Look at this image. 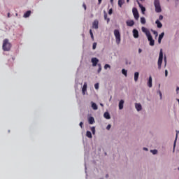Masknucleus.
Segmentation results:
<instances>
[{
	"instance_id": "aec40b11",
	"label": "nucleus",
	"mask_w": 179,
	"mask_h": 179,
	"mask_svg": "<svg viewBox=\"0 0 179 179\" xmlns=\"http://www.w3.org/2000/svg\"><path fill=\"white\" fill-rule=\"evenodd\" d=\"M31 15V11L28 10L24 14V17H29Z\"/></svg>"
},
{
	"instance_id": "8fccbe9b",
	"label": "nucleus",
	"mask_w": 179,
	"mask_h": 179,
	"mask_svg": "<svg viewBox=\"0 0 179 179\" xmlns=\"http://www.w3.org/2000/svg\"><path fill=\"white\" fill-rule=\"evenodd\" d=\"M159 95H160V97L162 99V92L159 91Z\"/></svg>"
},
{
	"instance_id": "5fc2aeb1",
	"label": "nucleus",
	"mask_w": 179,
	"mask_h": 179,
	"mask_svg": "<svg viewBox=\"0 0 179 179\" xmlns=\"http://www.w3.org/2000/svg\"><path fill=\"white\" fill-rule=\"evenodd\" d=\"M164 62H165V66H166V57L164 59Z\"/></svg>"
},
{
	"instance_id": "2f4dec72",
	"label": "nucleus",
	"mask_w": 179,
	"mask_h": 179,
	"mask_svg": "<svg viewBox=\"0 0 179 179\" xmlns=\"http://www.w3.org/2000/svg\"><path fill=\"white\" fill-rule=\"evenodd\" d=\"M150 152L152 155H157V150H151Z\"/></svg>"
},
{
	"instance_id": "6e6552de",
	"label": "nucleus",
	"mask_w": 179,
	"mask_h": 179,
	"mask_svg": "<svg viewBox=\"0 0 179 179\" xmlns=\"http://www.w3.org/2000/svg\"><path fill=\"white\" fill-rule=\"evenodd\" d=\"M92 29H95L96 30H97V29H99V20H95L92 22Z\"/></svg>"
},
{
	"instance_id": "c85d7f7f",
	"label": "nucleus",
	"mask_w": 179,
	"mask_h": 179,
	"mask_svg": "<svg viewBox=\"0 0 179 179\" xmlns=\"http://www.w3.org/2000/svg\"><path fill=\"white\" fill-rule=\"evenodd\" d=\"M163 37H164V32H162V33L159 36V40H163Z\"/></svg>"
},
{
	"instance_id": "c9c22d12",
	"label": "nucleus",
	"mask_w": 179,
	"mask_h": 179,
	"mask_svg": "<svg viewBox=\"0 0 179 179\" xmlns=\"http://www.w3.org/2000/svg\"><path fill=\"white\" fill-rule=\"evenodd\" d=\"M108 15H113V8H110L108 11Z\"/></svg>"
},
{
	"instance_id": "412c9836",
	"label": "nucleus",
	"mask_w": 179,
	"mask_h": 179,
	"mask_svg": "<svg viewBox=\"0 0 179 179\" xmlns=\"http://www.w3.org/2000/svg\"><path fill=\"white\" fill-rule=\"evenodd\" d=\"M176 139H175V141H174V144H173V150L174 149H176V143L177 142V138H178V131H176Z\"/></svg>"
},
{
	"instance_id": "e433bc0d",
	"label": "nucleus",
	"mask_w": 179,
	"mask_h": 179,
	"mask_svg": "<svg viewBox=\"0 0 179 179\" xmlns=\"http://www.w3.org/2000/svg\"><path fill=\"white\" fill-rule=\"evenodd\" d=\"M152 32H153V34H155V36L156 37H157V36H158L157 31H152Z\"/></svg>"
},
{
	"instance_id": "6ab92c4d",
	"label": "nucleus",
	"mask_w": 179,
	"mask_h": 179,
	"mask_svg": "<svg viewBox=\"0 0 179 179\" xmlns=\"http://www.w3.org/2000/svg\"><path fill=\"white\" fill-rule=\"evenodd\" d=\"M92 108H93V110H97L99 108L97 104H96V103L94 102H92Z\"/></svg>"
},
{
	"instance_id": "a878e982",
	"label": "nucleus",
	"mask_w": 179,
	"mask_h": 179,
	"mask_svg": "<svg viewBox=\"0 0 179 179\" xmlns=\"http://www.w3.org/2000/svg\"><path fill=\"white\" fill-rule=\"evenodd\" d=\"M86 136H87V138H92V132H90V131H87Z\"/></svg>"
},
{
	"instance_id": "a19ab883",
	"label": "nucleus",
	"mask_w": 179,
	"mask_h": 179,
	"mask_svg": "<svg viewBox=\"0 0 179 179\" xmlns=\"http://www.w3.org/2000/svg\"><path fill=\"white\" fill-rule=\"evenodd\" d=\"M80 127L81 128H83V122H80Z\"/></svg>"
},
{
	"instance_id": "393cba45",
	"label": "nucleus",
	"mask_w": 179,
	"mask_h": 179,
	"mask_svg": "<svg viewBox=\"0 0 179 179\" xmlns=\"http://www.w3.org/2000/svg\"><path fill=\"white\" fill-rule=\"evenodd\" d=\"M118 5L120 8H122V5H124V0H118Z\"/></svg>"
},
{
	"instance_id": "423d86ee",
	"label": "nucleus",
	"mask_w": 179,
	"mask_h": 179,
	"mask_svg": "<svg viewBox=\"0 0 179 179\" xmlns=\"http://www.w3.org/2000/svg\"><path fill=\"white\" fill-rule=\"evenodd\" d=\"M148 41H150V45H155V40H153V37H152V34L147 36Z\"/></svg>"
},
{
	"instance_id": "f704fd0d",
	"label": "nucleus",
	"mask_w": 179,
	"mask_h": 179,
	"mask_svg": "<svg viewBox=\"0 0 179 179\" xmlns=\"http://www.w3.org/2000/svg\"><path fill=\"white\" fill-rule=\"evenodd\" d=\"M94 88L96 89V90H99V83H96L94 85Z\"/></svg>"
},
{
	"instance_id": "c03bdc74",
	"label": "nucleus",
	"mask_w": 179,
	"mask_h": 179,
	"mask_svg": "<svg viewBox=\"0 0 179 179\" xmlns=\"http://www.w3.org/2000/svg\"><path fill=\"white\" fill-rule=\"evenodd\" d=\"M103 0H98V4L99 5H100L101 3V1H102Z\"/></svg>"
},
{
	"instance_id": "1a4fd4ad",
	"label": "nucleus",
	"mask_w": 179,
	"mask_h": 179,
	"mask_svg": "<svg viewBox=\"0 0 179 179\" xmlns=\"http://www.w3.org/2000/svg\"><path fill=\"white\" fill-rule=\"evenodd\" d=\"M141 30H142V31H143V33L145 34V36H146L147 37H148V36H150V35H151L150 31L148 29H146V28H145V27H143L141 28Z\"/></svg>"
},
{
	"instance_id": "b1692460",
	"label": "nucleus",
	"mask_w": 179,
	"mask_h": 179,
	"mask_svg": "<svg viewBox=\"0 0 179 179\" xmlns=\"http://www.w3.org/2000/svg\"><path fill=\"white\" fill-rule=\"evenodd\" d=\"M148 85V87H152V76L149 77Z\"/></svg>"
},
{
	"instance_id": "9b49d317",
	"label": "nucleus",
	"mask_w": 179,
	"mask_h": 179,
	"mask_svg": "<svg viewBox=\"0 0 179 179\" xmlns=\"http://www.w3.org/2000/svg\"><path fill=\"white\" fill-rule=\"evenodd\" d=\"M127 26H129V27H132L134 24H135V22L134 20H127L126 22Z\"/></svg>"
},
{
	"instance_id": "f03ea898",
	"label": "nucleus",
	"mask_w": 179,
	"mask_h": 179,
	"mask_svg": "<svg viewBox=\"0 0 179 179\" xmlns=\"http://www.w3.org/2000/svg\"><path fill=\"white\" fill-rule=\"evenodd\" d=\"M154 6L155 8V12L157 13H160L162 12V6H160V0L154 1Z\"/></svg>"
},
{
	"instance_id": "a18cd8bd",
	"label": "nucleus",
	"mask_w": 179,
	"mask_h": 179,
	"mask_svg": "<svg viewBox=\"0 0 179 179\" xmlns=\"http://www.w3.org/2000/svg\"><path fill=\"white\" fill-rule=\"evenodd\" d=\"M158 43H159V44H160L162 43V39L158 38Z\"/></svg>"
},
{
	"instance_id": "39448f33",
	"label": "nucleus",
	"mask_w": 179,
	"mask_h": 179,
	"mask_svg": "<svg viewBox=\"0 0 179 179\" xmlns=\"http://www.w3.org/2000/svg\"><path fill=\"white\" fill-rule=\"evenodd\" d=\"M132 13H133L134 19H136V20H138V19H139V13L138 12V9H136V8H133Z\"/></svg>"
},
{
	"instance_id": "f8f14e48",
	"label": "nucleus",
	"mask_w": 179,
	"mask_h": 179,
	"mask_svg": "<svg viewBox=\"0 0 179 179\" xmlns=\"http://www.w3.org/2000/svg\"><path fill=\"white\" fill-rule=\"evenodd\" d=\"M82 90H83V94H85V93L86 92V90H87V83H84Z\"/></svg>"
},
{
	"instance_id": "4468645a",
	"label": "nucleus",
	"mask_w": 179,
	"mask_h": 179,
	"mask_svg": "<svg viewBox=\"0 0 179 179\" xmlns=\"http://www.w3.org/2000/svg\"><path fill=\"white\" fill-rule=\"evenodd\" d=\"M158 29H162V27H163V24H162V22H160V21L159 20H157L155 22Z\"/></svg>"
},
{
	"instance_id": "4be33fe9",
	"label": "nucleus",
	"mask_w": 179,
	"mask_h": 179,
	"mask_svg": "<svg viewBox=\"0 0 179 179\" xmlns=\"http://www.w3.org/2000/svg\"><path fill=\"white\" fill-rule=\"evenodd\" d=\"M141 23L142 24H146V19L145 18V17H141Z\"/></svg>"
},
{
	"instance_id": "ea45409f",
	"label": "nucleus",
	"mask_w": 179,
	"mask_h": 179,
	"mask_svg": "<svg viewBox=\"0 0 179 179\" xmlns=\"http://www.w3.org/2000/svg\"><path fill=\"white\" fill-rule=\"evenodd\" d=\"M159 20H163V15H159Z\"/></svg>"
},
{
	"instance_id": "473e14b6",
	"label": "nucleus",
	"mask_w": 179,
	"mask_h": 179,
	"mask_svg": "<svg viewBox=\"0 0 179 179\" xmlns=\"http://www.w3.org/2000/svg\"><path fill=\"white\" fill-rule=\"evenodd\" d=\"M96 47H97V43L94 42L92 45V49L96 50Z\"/></svg>"
},
{
	"instance_id": "49530a36",
	"label": "nucleus",
	"mask_w": 179,
	"mask_h": 179,
	"mask_svg": "<svg viewBox=\"0 0 179 179\" xmlns=\"http://www.w3.org/2000/svg\"><path fill=\"white\" fill-rule=\"evenodd\" d=\"M83 6L85 10H86V4L84 3V4L83 5Z\"/></svg>"
},
{
	"instance_id": "20e7f679",
	"label": "nucleus",
	"mask_w": 179,
	"mask_h": 179,
	"mask_svg": "<svg viewBox=\"0 0 179 179\" xmlns=\"http://www.w3.org/2000/svg\"><path fill=\"white\" fill-rule=\"evenodd\" d=\"M163 63V49L159 51V55L158 59V69H162V64Z\"/></svg>"
},
{
	"instance_id": "bb28decb",
	"label": "nucleus",
	"mask_w": 179,
	"mask_h": 179,
	"mask_svg": "<svg viewBox=\"0 0 179 179\" xmlns=\"http://www.w3.org/2000/svg\"><path fill=\"white\" fill-rule=\"evenodd\" d=\"M127 72L128 71L124 69L122 70V73L124 75V76H127Z\"/></svg>"
},
{
	"instance_id": "603ef678",
	"label": "nucleus",
	"mask_w": 179,
	"mask_h": 179,
	"mask_svg": "<svg viewBox=\"0 0 179 179\" xmlns=\"http://www.w3.org/2000/svg\"><path fill=\"white\" fill-rule=\"evenodd\" d=\"M113 2H114V0H110L111 3H113Z\"/></svg>"
},
{
	"instance_id": "4d7b16f0",
	"label": "nucleus",
	"mask_w": 179,
	"mask_h": 179,
	"mask_svg": "<svg viewBox=\"0 0 179 179\" xmlns=\"http://www.w3.org/2000/svg\"><path fill=\"white\" fill-rule=\"evenodd\" d=\"M176 90H178H178H179V87H177Z\"/></svg>"
},
{
	"instance_id": "de8ad7c7",
	"label": "nucleus",
	"mask_w": 179,
	"mask_h": 179,
	"mask_svg": "<svg viewBox=\"0 0 179 179\" xmlns=\"http://www.w3.org/2000/svg\"><path fill=\"white\" fill-rule=\"evenodd\" d=\"M142 52V49H138V53L141 54Z\"/></svg>"
},
{
	"instance_id": "c756f323",
	"label": "nucleus",
	"mask_w": 179,
	"mask_h": 179,
	"mask_svg": "<svg viewBox=\"0 0 179 179\" xmlns=\"http://www.w3.org/2000/svg\"><path fill=\"white\" fill-rule=\"evenodd\" d=\"M99 69H98V73H100L101 72V64H98Z\"/></svg>"
},
{
	"instance_id": "a211bd4d",
	"label": "nucleus",
	"mask_w": 179,
	"mask_h": 179,
	"mask_svg": "<svg viewBox=\"0 0 179 179\" xmlns=\"http://www.w3.org/2000/svg\"><path fill=\"white\" fill-rule=\"evenodd\" d=\"M103 117L104 118H106V120H110V118H111V117L110 116V113H108V112H106L103 114Z\"/></svg>"
},
{
	"instance_id": "ddd939ff",
	"label": "nucleus",
	"mask_w": 179,
	"mask_h": 179,
	"mask_svg": "<svg viewBox=\"0 0 179 179\" xmlns=\"http://www.w3.org/2000/svg\"><path fill=\"white\" fill-rule=\"evenodd\" d=\"M138 5L139 8H141V12L143 13L146 11V8L145 7H143V6H142V4H141V3H139V1H138Z\"/></svg>"
},
{
	"instance_id": "7c9ffc66",
	"label": "nucleus",
	"mask_w": 179,
	"mask_h": 179,
	"mask_svg": "<svg viewBox=\"0 0 179 179\" xmlns=\"http://www.w3.org/2000/svg\"><path fill=\"white\" fill-rule=\"evenodd\" d=\"M91 131H92L93 135H94V134H96V128L94 127L91 128Z\"/></svg>"
},
{
	"instance_id": "3c124183",
	"label": "nucleus",
	"mask_w": 179,
	"mask_h": 179,
	"mask_svg": "<svg viewBox=\"0 0 179 179\" xmlns=\"http://www.w3.org/2000/svg\"><path fill=\"white\" fill-rule=\"evenodd\" d=\"M100 106H101V107H104V105H103V103H100Z\"/></svg>"
},
{
	"instance_id": "0eeeda50",
	"label": "nucleus",
	"mask_w": 179,
	"mask_h": 179,
	"mask_svg": "<svg viewBox=\"0 0 179 179\" xmlns=\"http://www.w3.org/2000/svg\"><path fill=\"white\" fill-rule=\"evenodd\" d=\"M91 62H92V66H97V64H99V59L93 57L91 59Z\"/></svg>"
},
{
	"instance_id": "37998d69",
	"label": "nucleus",
	"mask_w": 179,
	"mask_h": 179,
	"mask_svg": "<svg viewBox=\"0 0 179 179\" xmlns=\"http://www.w3.org/2000/svg\"><path fill=\"white\" fill-rule=\"evenodd\" d=\"M90 36H93V31H92V29L90 30Z\"/></svg>"
},
{
	"instance_id": "72a5a7b5",
	"label": "nucleus",
	"mask_w": 179,
	"mask_h": 179,
	"mask_svg": "<svg viewBox=\"0 0 179 179\" xmlns=\"http://www.w3.org/2000/svg\"><path fill=\"white\" fill-rule=\"evenodd\" d=\"M108 68H111V66H110V64H105V66H104V69H107Z\"/></svg>"
},
{
	"instance_id": "f3484780",
	"label": "nucleus",
	"mask_w": 179,
	"mask_h": 179,
	"mask_svg": "<svg viewBox=\"0 0 179 179\" xmlns=\"http://www.w3.org/2000/svg\"><path fill=\"white\" fill-rule=\"evenodd\" d=\"M139 78V72L134 73V81L138 82V79Z\"/></svg>"
},
{
	"instance_id": "bf43d9fd",
	"label": "nucleus",
	"mask_w": 179,
	"mask_h": 179,
	"mask_svg": "<svg viewBox=\"0 0 179 179\" xmlns=\"http://www.w3.org/2000/svg\"><path fill=\"white\" fill-rule=\"evenodd\" d=\"M106 177H108V175H106Z\"/></svg>"
},
{
	"instance_id": "58836bf2",
	"label": "nucleus",
	"mask_w": 179,
	"mask_h": 179,
	"mask_svg": "<svg viewBox=\"0 0 179 179\" xmlns=\"http://www.w3.org/2000/svg\"><path fill=\"white\" fill-rule=\"evenodd\" d=\"M111 128V124H108L106 127V129L109 130Z\"/></svg>"
},
{
	"instance_id": "052dcab7",
	"label": "nucleus",
	"mask_w": 179,
	"mask_h": 179,
	"mask_svg": "<svg viewBox=\"0 0 179 179\" xmlns=\"http://www.w3.org/2000/svg\"><path fill=\"white\" fill-rule=\"evenodd\" d=\"M141 1H143V0H141Z\"/></svg>"
},
{
	"instance_id": "9d476101",
	"label": "nucleus",
	"mask_w": 179,
	"mask_h": 179,
	"mask_svg": "<svg viewBox=\"0 0 179 179\" xmlns=\"http://www.w3.org/2000/svg\"><path fill=\"white\" fill-rule=\"evenodd\" d=\"M133 36L134 38H138L139 37V31L137 29H133Z\"/></svg>"
},
{
	"instance_id": "13d9d810",
	"label": "nucleus",
	"mask_w": 179,
	"mask_h": 179,
	"mask_svg": "<svg viewBox=\"0 0 179 179\" xmlns=\"http://www.w3.org/2000/svg\"><path fill=\"white\" fill-rule=\"evenodd\" d=\"M127 2H129V0H127Z\"/></svg>"
},
{
	"instance_id": "09e8293b",
	"label": "nucleus",
	"mask_w": 179,
	"mask_h": 179,
	"mask_svg": "<svg viewBox=\"0 0 179 179\" xmlns=\"http://www.w3.org/2000/svg\"><path fill=\"white\" fill-rule=\"evenodd\" d=\"M8 17H10V13H8Z\"/></svg>"
},
{
	"instance_id": "79ce46f5",
	"label": "nucleus",
	"mask_w": 179,
	"mask_h": 179,
	"mask_svg": "<svg viewBox=\"0 0 179 179\" xmlns=\"http://www.w3.org/2000/svg\"><path fill=\"white\" fill-rule=\"evenodd\" d=\"M91 38H92V41H94V36L91 35Z\"/></svg>"
},
{
	"instance_id": "4c0bfd02",
	"label": "nucleus",
	"mask_w": 179,
	"mask_h": 179,
	"mask_svg": "<svg viewBox=\"0 0 179 179\" xmlns=\"http://www.w3.org/2000/svg\"><path fill=\"white\" fill-rule=\"evenodd\" d=\"M169 75V71L167 70H165V76L167 77Z\"/></svg>"
},
{
	"instance_id": "7ed1b4c3",
	"label": "nucleus",
	"mask_w": 179,
	"mask_h": 179,
	"mask_svg": "<svg viewBox=\"0 0 179 179\" xmlns=\"http://www.w3.org/2000/svg\"><path fill=\"white\" fill-rule=\"evenodd\" d=\"M114 36L115 37L116 43L118 45L121 43V34L118 29L114 30Z\"/></svg>"
},
{
	"instance_id": "864d4df0",
	"label": "nucleus",
	"mask_w": 179,
	"mask_h": 179,
	"mask_svg": "<svg viewBox=\"0 0 179 179\" xmlns=\"http://www.w3.org/2000/svg\"><path fill=\"white\" fill-rule=\"evenodd\" d=\"M143 150H148V148H144Z\"/></svg>"
},
{
	"instance_id": "f257e3e1",
	"label": "nucleus",
	"mask_w": 179,
	"mask_h": 179,
	"mask_svg": "<svg viewBox=\"0 0 179 179\" xmlns=\"http://www.w3.org/2000/svg\"><path fill=\"white\" fill-rule=\"evenodd\" d=\"M10 48H12V44L9 43V40L4 39L3 41V50L4 51H10Z\"/></svg>"
},
{
	"instance_id": "cd10ccee",
	"label": "nucleus",
	"mask_w": 179,
	"mask_h": 179,
	"mask_svg": "<svg viewBox=\"0 0 179 179\" xmlns=\"http://www.w3.org/2000/svg\"><path fill=\"white\" fill-rule=\"evenodd\" d=\"M104 19L107 20V22H110V18H107V13L104 12Z\"/></svg>"
},
{
	"instance_id": "5701e85b",
	"label": "nucleus",
	"mask_w": 179,
	"mask_h": 179,
	"mask_svg": "<svg viewBox=\"0 0 179 179\" xmlns=\"http://www.w3.org/2000/svg\"><path fill=\"white\" fill-rule=\"evenodd\" d=\"M89 124H94V117H90L88 120Z\"/></svg>"
},
{
	"instance_id": "dca6fc26",
	"label": "nucleus",
	"mask_w": 179,
	"mask_h": 179,
	"mask_svg": "<svg viewBox=\"0 0 179 179\" xmlns=\"http://www.w3.org/2000/svg\"><path fill=\"white\" fill-rule=\"evenodd\" d=\"M122 108H124V100L122 99L119 103V109L122 110Z\"/></svg>"
},
{
	"instance_id": "6e6d98bb",
	"label": "nucleus",
	"mask_w": 179,
	"mask_h": 179,
	"mask_svg": "<svg viewBox=\"0 0 179 179\" xmlns=\"http://www.w3.org/2000/svg\"><path fill=\"white\" fill-rule=\"evenodd\" d=\"M126 64L128 65V61H126Z\"/></svg>"
},
{
	"instance_id": "2eb2a0df",
	"label": "nucleus",
	"mask_w": 179,
	"mask_h": 179,
	"mask_svg": "<svg viewBox=\"0 0 179 179\" xmlns=\"http://www.w3.org/2000/svg\"><path fill=\"white\" fill-rule=\"evenodd\" d=\"M135 107L137 111H141V110H142V105H141V103H136Z\"/></svg>"
}]
</instances>
